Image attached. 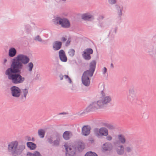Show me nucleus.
<instances>
[{
    "label": "nucleus",
    "instance_id": "f257e3e1",
    "mask_svg": "<svg viewBox=\"0 0 156 156\" xmlns=\"http://www.w3.org/2000/svg\"><path fill=\"white\" fill-rule=\"evenodd\" d=\"M29 57L23 54H18L12 58L10 68L5 72V74L8 79L15 84L23 83L25 80L24 77L19 73L23 69V65L27 64L30 62Z\"/></svg>",
    "mask_w": 156,
    "mask_h": 156
},
{
    "label": "nucleus",
    "instance_id": "f03ea898",
    "mask_svg": "<svg viewBox=\"0 0 156 156\" xmlns=\"http://www.w3.org/2000/svg\"><path fill=\"white\" fill-rule=\"evenodd\" d=\"M101 93L102 95L99 99L97 101L92 102L87 107L86 109L87 112L94 111L103 108L111 102L112 98L110 96L106 95L102 90Z\"/></svg>",
    "mask_w": 156,
    "mask_h": 156
},
{
    "label": "nucleus",
    "instance_id": "7ed1b4c3",
    "mask_svg": "<svg viewBox=\"0 0 156 156\" xmlns=\"http://www.w3.org/2000/svg\"><path fill=\"white\" fill-rule=\"evenodd\" d=\"M25 148L24 145H19L16 141L9 143L8 146V152L13 156H17L20 154Z\"/></svg>",
    "mask_w": 156,
    "mask_h": 156
},
{
    "label": "nucleus",
    "instance_id": "20e7f679",
    "mask_svg": "<svg viewBox=\"0 0 156 156\" xmlns=\"http://www.w3.org/2000/svg\"><path fill=\"white\" fill-rule=\"evenodd\" d=\"M53 22L56 25H60L63 28H68L70 26V23L69 20L66 18L56 17L53 19Z\"/></svg>",
    "mask_w": 156,
    "mask_h": 156
},
{
    "label": "nucleus",
    "instance_id": "39448f33",
    "mask_svg": "<svg viewBox=\"0 0 156 156\" xmlns=\"http://www.w3.org/2000/svg\"><path fill=\"white\" fill-rule=\"evenodd\" d=\"M94 135L98 138L102 136H107L108 135V129L105 127H102L99 129L96 128L94 130Z\"/></svg>",
    "mask_w": 156,
    "mask_h": 156
},
{
    "label": "nucleus",
    "instance_id": "423d86ee",
    "mask_svg": "<svg viewBox=\"0 0 156 156\" xmlns=\"http://www.w3.org/2000/svg\"><path fill=\"white\" fill-rule=\"evenodd\" d=\"M64 147L66 150V156H75L76 154V148L73 146L65 144Z\"/></svg>",
    "mask_w": 156,
    "mask_h": 156
},
{
    "label": "nucleus",
    "instance_id": "0eeeda50",
    "mask_svg": "<svg viewBox=\"0 0 156 156\" xmlns=\"http://www.w3.org/2000/svg\"><path fill=\"white\" fill-rule=\"evenodd\" d=\"M127 97L128 99L131 101H135L136 99V94L133 87H131L129 89Z\"/></svg>",
    "mask_w": 156,
    "mask_h": 156
},
{
    "label": "nucleus",
    "instance_id": "6e6552de",
    "mask_svg": "<svg viewBox=\"0 0 156 156\" xmlns=\"http://www.w3.org/2000/svg\"><path fill=\"white\" fill-rule=\"evenodd\" d=\"M11 95L15 98H18L21 96V90L20 89L16 86H13L10 88Z\"/></svg>",
    "mask_w": 156,
    "mask_h": 156
},
{
    "label": "nucleus",
    "instance_id": "1a4fd4ad",
    "mask_svg": "<svg viewBox=\"0 0 156 156\" xmlns=\"http://www.w3.org/2000/svg\"><path fill=\"white\" fill-rule=\"evenodd\" d=\"M88 71H85L82 77V81L83 84L86 86H89L90 83L89 77H91L88 73Z\"/></svg>",
    "mask_w": 156,
    "mask_h": 156
},
{
    "label": "nucleus",
    "instance_id": "9d476101",
    "mask_svg": "<svg viewBox=\"0 0 156 156\" xmlns=\"http://www.w3.org/2000/svg\"><path fill=\"white\" fill-rule=\"evenodd\" d=\"M133 141L130 139L127 140L126 144L128 145L126 147L125 150L127 153H130L132 152L133 150Z\"/></svg>",
    "mask_w": 156,
    "mask_h": 156
},
{
    "label": "nucleus",
    "instance_id": "9b49d317",
    "mask_svg": "<svg viewBox=\"0 0 156 156\" xmlns=\"http://www.w3.org/2000/svg\"><path fill=\"white\" fill-rule=\"evenodd\" d=\"M96 65V62L94 60L91 62L90 63V69L89 70L86 71H88V73L90 76H92L94 71Z\"/></svg>",
    "mask_w": 156,
    "mask_h": 156
},
{
    "label": "nucleus",
    "instance_id": "f8f14e48",
    "mask_svg": "<svg viewBox=\"0 0 156 156\" xmlns=\"http://www.w3.org/2000/svg\"><path fill=\"white\" fill-rule=\"evenodd\" d=\"M91 129V127L89 126H84L82 128L81 133L84 136H88L90 133Z\"/></svg>",
    "mask_w": 156,
    "mask_h": 156
},
{
    "label": "nucleus",
    "instance_id": "ddd939ff",
    "mask_svg": "<svg viewBox=\"0 0 156 156\" xmlns=\"http://www.w3.org/2000/svg\"><path fill=\"white\" fill-rule=\"evenodd\" d=\"M59 57L60 59L63 62H66L67 61V58L65 52L63 50H60L58 52Z\"/></svg>",
    "mask_w": 156,
    "mask_h": 156
},
{
    "label": "nucleus",
    "instance_id": "4468645a",
    "mask_svg": "<svg viewBox=\"0 0 156 156\" xmlns=\"http://www.w3.org/2000/svg\"><path fill=\"white\" fill-rule=\"evenodd\" d=\"M81 18L84 20L88 21H91L94 19V16L88 13H85L82 14Z\"/></svg>",
    "mask_w": 156,
    "mask_h": 156
},
{
    "label": "nucleus",
    "instance_id": "2eb2a0df",
    "mask_svg": "<svg viewBox=\"0 0 156 156\" xmlns=\"http://www.w3.org/2000/svg\"><path fill=\"white\" fill-rule=\"evenodd\" d=\"M115 151L117 153L118 155H122L125 152L124 146L122 144L119 145L116 147Z\"/></svg>",
    "mask_w": 156,
    "mask_h": 156
},
{
    "label": "nucleus",
    "instance_id": "dca6fc26",
    "mask_svg": "<svg viewBox=\"0 0 156 156\" xmlns=\"http://www.w3.org/2000/svg\"><path fill=\"white\" fill-rule=\"evenodd\" d=\"M21 90V92L22 93L21 96V99L22 101H24L26 100V97L28 93V88H25L22 89Z\"/></svg>",
    "mask_w": 156,
    "mask_h": 156
},
{
    "label": "nucleus",
    "instance_id": "f3484780",
    "mask_svg": "<svg viewBox=\"0 0 156 156\" xmlns=\"http://www.w3.org/2000/svg\"><path fill=\"white\" fill-rule=\"evenodd\" d=\"M113 148L112 144L110 142H106L104 144L102 147V148L104 151H110Z\"/></svg>",
    "mask_w": 156,
    "mask_h": 156
},
{
    "label": "nucleus",
    "instance_id": "a211bd4d",
    "mask_svg": "<svg viewBox=\"0 0 156 156\" xmlns=\"http://www.w3.org/2000/svg\"><path fill=\"white\" fill-rule=\"evenodd\" d=\"M62 43L61 42L56 41L53 44V48L55 51H57L61 48L62 47Z\"/></svg>",
    "mask_w": 156,
    "mask_h": 156
},
{
    "label": "nucleus",
    "instance_id": "6ab92c4d",
    "mask_svg": "<svg viewBox=\"0 0 156 156\" xmlns=\"http://www.w3.org/2000/svg\"><path fill=\"white\" fill-rule=\"evenodd\" d=\"M73 135V133L72 132L66 131L63 133L62 136L65 140H69Z\"/></svg>",
    "mask_w": 156,
    "mask_h": 156
},
{
    "label": "nucleus",
    "instance_id": "aec40b11",
    "mask_svg": "<svg viewBox=\"0 0 156 156\" xmlns=\"http://www.w3.org/2000/svg\"><path fill=\"white\" fill-rule=\"evenodd\" d=\"M116 12L118 17H121L122 15L123 7L122 5H115Z\"/></svg>",
    "mask_w": 156,
    "mask_h": 156
},
{
    "label": "nucleus",
    "instance_id": "412c9836",
    "mask_svg": "<svg viewBox=\"0 0 156 156\" xmlns=\"http://www.w3.org/2000/svg\"><path fill=\"white\" fill-rule=\"evenodd\" d=\"M17 53L16 49L14 48H11L9 49L8 55L9 57H13L16 56Z\"/></svg>",
    "mask_w": 156,
    "mask_h": 156
},
{
    "label": "nucleus",
    "instance_id": "4be33fe9",
    "mask_svg": "<svg viewBox=\"0 0 156 156\" xmlns=\"http://www.w3.org/2000/svg\"><path fill=\"white\" fill-rule=\"evenodd\" d=\"M118 137V139L121 144H126L127 140H126V138L124 135L122 134H119Z\"/></svg>",
    "mask_w": 156,
    "mask_h": 156
},
{
    "label": "nucleus",
    "instance_id": "5701e85b",
    "mask_svg": "<svg viewBox=\"0 0 156 156\" xmlns=\"http://www.w3.org/2000/svg\"><path fill=\"white\" fill-rule=\"evenodd\" d=\"M59 77L61 80H62L63 79V78H64L70 83H71L72 82L70 78L68 75H63L61 74L59 75Z\"/></svg>",
    "mask_w": 156,
    "mask_h": 156
},
{
    "label": "nucleus",
    "instance_id": "b1692460",
    "mask_svg": "<svg viewBox=\"0 0 156 156\" xmlns=\"http://www.w3.org/2000/svg\"><path fill=\"white\" fill-rule=\"evenodd\" d=\"M76 147L78 150L79 151H81L84 148L83 144L81 142H78L76 144Z\"/></svg>",
    "mask_w": 156,
    "mask_h": 156
},
{
    "label": "nucleus",
    "instance_id": "393cba45",
    "mask_svg": "<svg viewBox=\"0 0 156 156\" xmlns=\"http://www.w3.org/2000/svg\"><path fill=\"white\" fill-rule=\"evenodd\" d=\"M117 29V27H112L109 32V36L111 37L114 36L116 33Z\"/></svg>",
    "mask_w": 156,
    "mask_h": 156
},
{
    "label": "nucleus",
    "instance_id": "a878e982",
    "mask_svg": "<svg viewBox=\"0 0 156 156\" xmlns=\"http://www.w3.org/2000/svg\"><path fill=\"white\" fill-rule=\"evenodd\" d=\"M27 144V147L31 150L35 149L37 147L36 144L32 142H28Z\"/></svg>",
    "mask_w": 156,
    "mask_h": 156
},
{
    "label": "nucleus",
    "instance_id": "bb28decb",
    "mask_svg": "<svg viewBox=\"0 0 156 156\" xmlns=\"http://www.w3.org/2000/svg\"><path fill=\"white\" fill-rule=\"evenodd\" d=\"M102 125L110 129H113L114 128V126L108 122H103Z\"/></svg>",
    "mask_w": 156,
    "mask_h": 156
},
{
    "label": "nucleus",
    "instance_id": "cd10ccee",
    "mask_svg": "<svg viewBox=\"0 0 156 156\" xmlns=\"http://www.w3.org/2000/svg\"><path fill=\"white\" fill-rule=\"evenodd\" d=\"M45 132L43 129H40L38 131V133L40 137L41 138H43L45 134Z\"/></svg>",
    "mask_w": 156,
    "mask_h": 156
},
{
    "label": "nucleus",
    "instance_id": "c85d7f7f",
    "mask_svg": "<svg viewBox=\"0 0 156 156\" xmlns=\"http://www.w3.org/2000/svg\"><path fill=\"white\" fill-rule=\"evenodd\" d=\"M86 51H83L82 54V56L83 58L86 60H88L91 59V57L89 55H88L86 52Z\"/></svg>",
    "mask_w": 156,
    "mask_h": 156
},
{
    "label": "nucleus",
    "instance_id": "c756f323",
    "mask_svg": "<svg viewBox=\"0 0 156 156\" xmlns=\"http://www.w3.org/2000/svg\"><path fill=\"white\" fill-rule=\"evenodd\" d=\"M34 67V64L32 62H29L27 64V69L29 72H31L33 69Z\"/></svg>",
    "mask_w": 156,
    "mask_h": 156
},
{
    "label": "nucleus",
    "instance_id": "7c9ffc66",
    "mask_svg": "<svg viewBox=\"0 0 156 156\" xmlns=\"http://www.w3.org/2000/svg\"><path fill=\"white\" fill-rule=\"evenodd\" d=\"M68 54L69 56L73 57L75 54V50L73 49H70L68 51Z\"/></svg>",
    "mask_w": 156,
    "mask_h": 156
},
{
    "label": "nucleus",
    "instance_id": "2f4dec72",
    "mask_svg": "<svg viewBox=\"0 0 156 156\" xmlns=\"http://www.w3.org/2000/svg\"><path fill=\"white\" fill-rule=\"evenodd\" d=\"M28 156H41L39 152L36 151L33 153H29L28 154Z\"/></svg>",
    "mask_w": 156,
    "mask_h": 156
},
{
    "label": "nucleus",
    "instance_id": "473e14b6",
    "mask_svg": "<svg viewBox=\"0 0 156 156\" xmlns=\"http://www.w3.org/2000/svg\"><path fill=\"white\" fill-rule=\"evenodd\" d=\"M85 156H98V155L95 153L90 151L87 152Z\"/></svg>",
    "mask_w": 156,
    "mask_h": 156
},
{
    "label": "nucleus",
    "instance_id": "72a5a7b5",
    "mask_svg": "<svg viewBox=\"0 0 156 156\" xmlns=\"http://www.w3.org/2000/svg\"><path fill=\"white\" fill-rule=\"evenodd\" d=\"M84 51H86V53L90 55L93 53V50L91 48H87L85 49Z\"/></svg>",
    "mask_w": 156,
    "mask_h": 156
},
{
    "label": "nucleus",
    "instance_id": "f704fd0d",
    "mask_svg": "<svg viewBox=\"0 0 156 156\" xmlns=\"http://www.w3.org/2000/svg\"><path fill=\"white\" fill-rule=\"evenodd\" d=\"M53 136H50L48 137L47 139V141L48 143L50 144H52L53 141Z\"/></svg>",
    "mask_w": 156,
    "mask_h": 156
},
{
    "label": "nucleus",
    "instance_id": "c9c22d12",
    "mask_svg": "<svg viewBox=\"0 0 156 156\" xmlns=\"http://www.w3.org/2000/svg\"><path fill=\"white\" fill-rule=\"evenodd\" d=\"M59 139L58 138L57 139L53 141V145L55 146H58L59 144Z\"/></svg>",
    "mask_w": 156,
    "mask_h": 156
},
{
    "label": "nucleus",
    "instance_id": "e433bc0d",
    "mask_svg": "<svg viewBox=\"0 0 156 156\" xmlns=\"http://www.w3.org/2000/svg\"><path fill=\"white\" fill-rule=\"evenodd\" d=\"M108 2L110 5H114L116 3V0H108Z\"/></svg>",
    "mask_w": 156,
    "mask_h": 156
},
{
    "label": "nucleus",
    "instance_id": "4c0bfd02",
    "mask_svg": "<svg viewBox=\"0 0 156 156\" xmlns=\"http://www.w3.org/2000/svg\"><path fill=\"white\" fill-rule=\"evenodd\" d=\"M8 64V59L6 58H4L3 59V65L5 66H7Z\"/></svg>",
    "mask_w": 156,
    "mask_h": 156
},
{
    "label": "nucleus",
    "instance_id": "58836bf2",
    "mask_svg": "<svg viewBox=\"0 0 156 156\" xmlns=\"http://www.w3.org/2000/svg\"><path fill=\"white\" fill-rule=\"evenodd\" d=\"M35 40L39 42H41L42 40L39 35L37 36L35 38Z\"/></svg>",
    "mask_w": 156,
    "mask_h": 156
},
{
    "label": "nucleus",
    "instance_id": "ea45409f",
    "mask_svg": "<svg viewBox=\"0 0 156 156\" xmlns=\"http://www.w3.org/2000/svg\"><path fill=\"white\" fill-rule=\"evenodd\" d=\"M106 139L108 141H111L112 140V137L111 135H107L106 138Z\"/></svg>",
    "mask_w": 156,
    "mask_h": 156
},
{
    "label": "nucleus",
    "instance_id": "a19ab883",
    "mask_svg": "<svg viewBox=\"0 0 156 156\" xmlns=\"http://www.w3.org/2000/svg\"><path fill=\"white\" fill-rule=\"evenodd\" d=\"M71 42L70 39L69 38L67 39V40L66 43V46H67L70 44Z\"/></svg>",
    "mask_w": 156,
    "mask_h": 156
},
{
    "label": "nucleus",
    "instance_id": "79ce46f5",
    "mask_svg": "<svg viewBox=\"0 0 156 156\" xmlns=\"http://www.w3.org/2000/svg\"><path fill=\"white\" fill-rule=\"evenodd\" d=\"M107 69L106 67H104L102 70L103 74L105 75L107 72Z\"/></svg>",
    "mask_w": 156,
    "mask_h": 156
},
{
    "label": "nucleus",
    "instance_id": "37998d69",
    "mask_svg": "<svg viewBox=\"0 0 156 156\" xmlns=\"http://www.w3.org/2000/svg\"><path fill=\"white\" fill-rule=\"evenodd\" d=\"M67 40V39L65 37H62L61 38V41L63 42H65L66 40Z\"/></svg>",
    "mask_w": 156,
    "mask_h": 156
},
{
    "label": "nucleus",
    "instance_id": "c03bdc74",
    "mask_svg": "<svg viewBox=\"0 0 156 156\" xmlns=\"http://www.w3.org/2000/svg\"><path fill=\"white\" fill-rule=\"evenodd\" d=\"M40 77V75L39 74H37L36 75L35 79L36 80H38L39 79V77Z\"/></svg>",
    "mask_w": 156,
    "mask_h": 156
},
{
    "label": "nucleus",
    "instance_id": "a18cd8bd",
    "mask_svg": "<svg viewBox=\"0 0 156 156\" xmlns=\"http://www.w3.org/2000/svg\"><path fill=\"white\" fill-rule=\"evenodd\" d=\"M71 90L73 91H76V88L75 87H73L72 88H71Z\"/></svg>",
    "mask_w": 156,
    "mask_h": 156
},
{
    "label": "nucleus",
    "instance_id": "49530a36",
    "mask_svg": "<svg viewBox=\"0 0 156 156\" xmlns=\"http://www.w3.org/2000/svg\"><path fill=\"white\" fill-rule=\"evenodd\" d=\"M98 26L100 27H104L103 23V22H101L100 23Z\"/></svg>",
    "mask_w": 156,
    "mask_h": 156
},
{
    "label": "nucleus",
    "instance_id": "de8ad7c7",
    "mask_svg": "<svg viewBox=\"0 0 156 156\" xmlns=\"http://www.w3.org/2000/svg\"><path fill=\"white\" fill-rule=\"evenodd\" d=\"M110 67L111 68H113L114 67V66H113V65L112 63H111V65H110Z\"/></svg>",
    "mask_w": 156,
    "mask_h": 156
},
{
    "label": "nucleus",
    "instance_id": "09e8293b",
    "mask_svg": "<svg viewBox=\"0 0 156 156\" xmlns=\"http://www.w3.org/2000/svg\"><path fill=\"white\" fill-rule=\"evenodd\" d=\"M62 1L64 2H65L66 1V0H61Z\"/></svg>",
    "mask_w": 156,
    "mask_h": 156
}]
</instances>
